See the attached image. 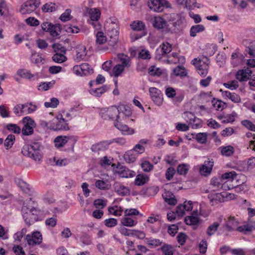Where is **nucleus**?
Wrapping results in <instances>:
<instances>
[{"instance_id": "1a4fd4ad", "label": "nucleus", "mask_w": 255, "mask_h": 255, "mask_svg": "<svg viewBox=\"0 0 255 255\" xmlns=\"http://www.w3.org/2000/svg\"><path fill=\"white\" fill-rule=\"evenodd\" d=\"M41 27L43 30L49 32L52 37L59 35L62 30V27L60 24H53L48 22H43L41 24Z\"/></svg>"}, {"instance_id": "412c9836", "label": "nucleus", "mask_w": 255, "mask_h": 255, "mask_svg": "<svg viewBox=\"0 0 255 255\" xmlns=\"http://www.w3.org/2000/svg\"><path fill=\"white\" fill-rule=\"evenodd\" d=\"M208 198L212 206L216 205L225 201V197L222 193L210 194L208 195Z\"/></svg>"}, {"instance_id": "20e7f679", "label": "nucleus", "mask_w": 255, "mask_h": 255, "mask_svg": "<svg viewBox=\"0 0 255 255\" xmlns=\"http://www.w3.org/2000/svg\"><path fill=\"white\" fill-rule=\"evenodd\" d=\"M168 21L171 23L167 25V31L171 33H176L182 29L185 18L180 14L172 13L170 14Z\"/></svg>"}, {"instance_id": "4468645a", "label": "nucleus", "mask_w": 255, "mask_h": 255, "mask_svg": "<svg viewBox=\"0 0 255 255\" xmlns=\"http://www.w3.org/2000/svg\"><path fill=\"white\" fill-rule=\"evenodd\" d=\"M123 118L124 117L121 118V116H118L114 123L115 127L121 130L123 134L131 135L133 134L134 130L133 128H130L127 125L123 124L121 123V121Z\"/></svg>"}, {"instance_id": "2f4dec72", "label": "nucleus", "mask_w": 255, "mask_h": 255, "mask_svg": "<svg viewBox=\"0 0 255 255\" xmlns=\"http://www.w3.org/2000/svg\"><path fill=\"white\" fill-rule=\"evenodd\" d=\"M223 179L221 176L214 177L210 180V184L218 189L223 187Z\"/></svg>"}, {"instance_id": "c9c22d12", "label": "nucleus", "mask_w": 255, "mask_h": 255, "mask_svg": "<svg viewBox=\"0 0 255 255\" xmlns=\"http://www.w3.org/2000/svg\"><path fill=\"white\" fill-rule=\"evenodd\" d=\"M205 30V27L201 24H197L191 26L190 30V35L191 37H195L197 33L201 32Z\"/></svg>"}, {"instance_id": "a878e982", "label": "nucleus", "mask_w": 255, "mask_h": 255, "mask_svg": "<svg viewBox=\"0 0 255 255\" xmlns=\"http://www.w3.org/2000/svg\"><path fill=\"white\" fill-rule=\"evenodd\" d=\"M110 87L105 85L99 88H91L89 90L90 94L95 97H100L103 94L106 92Z\"/></svg>"}, {"instance_id": "ea45409f", "label": "nucleus", "mask_w": 255, "mask_h": 255, "mask_svg": "<svg viewBox=\"0 0 255 255\" xmlns=\"http://www.w3.org/2000/svg\"><path fill=\"white\" fill-rule=\"evenodd\" d=\"M87 54L86 48L85 46H82L78 48L76 53V60L80 61L83 60Z\"/></svg>"}, {"instance_id": "f03ea898", "label": "nucleus", "mask_w": 255, "mask_h": 255, "mask_svg": "<svg viewBox=\"0 0 255 255\" xmlns=\"http://www.w3.org/2000/svg\"><path fill=\"white\" fill-rule=\"evenodd\" d=\"M41 140L40 137L36 140H31V143L23 146L21 152L24 156L32 158L35 161H39L42 158L41 150L42 146L39 140Z\"/></svg>"}, {"instance_id": "423d86ee", "label": "nucleus", "mask_w": 255, "mask_h": 255, "mask_svg": "<svg viewBox=\"0 0 255 255\" xmlns=\"http://www.w3.org/2000/svg\"><path fill=\"white\" fill-rule=\"evenodd\" d=\"M78 137L76 136H57L54 140L55 146L57 148H60L66 144H69L73 150L74 144L77 141Z\"/></svg>"}, {"instance_id": "680f3d73", "label": "nucleus", "mask_w": 255, "mask_h": 255, "mask_svg": "<svg viewBox=\"0 0 255 255\" xmlns=\"http://www.w3.org/2000/svg\"><path fill=\"white\" fill-rule=\"evenodd\" d=\"M107 200L102 199H97L94 200V205L97 208L103 209L106 206Z\"/></svg>"}, {"instance_id": "a211bd4d", "label": "nucleus", "mask_w": 255, "mask_h": 255, "mask_svg": "<svg viewBox=\"0 0 255 255\" xmlns=\"http://www.w3.org/2000/svg\"><path fill=\"white\" fill-rule=\"evenodd\" d=\"M113 187L115 192L119 196H126L130 194L129 188L119 182H115Z\"/></svg>"}, {"instance_id": "0e129e2a", "label": "nucleus", "mask_w": 255, "mask_h": 255, "mask_svg": "<svg viewBox=\"0 0 255 255\" xmlns=\"http://www.w3.org/2000/svg\"><path fill=\"white\" fill-rule=\"evenodd\" d=\"M26 232V229L23 228L21 230V231L17 232L15 234H14L13 235V238L14 239L15 241L20 242L21 241V239L25 235Z\"/></svg>"}, {"instance_id": "3c124183", "label": "nucleus", "mask_w": 255, "mask_h": 255, "mask_svg": "<svg viewBox=\"0 0 255 255\" xmlns=\"http://www.w3.org/2000/svg\"><path fill=\"white\" fill-rule=\"evenodd\" d=\"M173 72L176 76H180L181 77H185L187 74L185 68L183 67L179 66H177L173 69Z\"/></svg>"}, {"instance_id": "c03bdc74", "label": "nucleus", "mask_w": 255, "mask_h": 255, "mask_svg": "<svg viewBox=\"0 0 255 255\" xmlns=\"http://www.w3.org/2000/svg\"><path fill=\"white\" fill-rule=\"evenodd\" d=\"M238 176V175L236 173V172L234 171H232L231 172H226L223 174L221 176V177L224 180H228L233 181L236 179V177Z\"/></svg>"}, {"instance_id": "9d476101", "label": "nucleus", "mask_w": 255, "mask_h": 255, "mask_svg": "<svg viewBox=\"0 0 255 255\" xmlns=\"http://www.w3.org/2000/svg\"><path fill=\"white\" fill-rule=\"evenodd\" d=\"M168 2L166 0H148L147 5L149 8L155 12L162 11L164 7H168Z\"/></svg>"}, {"instance_id": "a19ab883", "label": "nucleus", "mask_w": 255, "mask_h": 255, "mask_svg": "<svg viewBox=\"0 0 255 255\" xmlns=\"http://www.w3.org/2000/svg\"><path fill=\"white\" fill-rule=\"evenodd\" d=\"M95 186L97 188L101 190H108L111 187V185L108 181H105L102 180H98L95 182Z\"/></svg>"}, {"instance_id": "473e14b6", "label": "nucleus", "mask_w": 255, "mask_h": 255, "mask_svg": "<svg viewBox=\"0 0 255 255\" xmlns=\"http://www.w3.org/2000/svg\"><path fill=\"white\" fill-rule=\"evenodd\" d=\"M124 159L128 163H132L135 161L136 154L133 150H130L124 154Z\"/></svg>"}, {"instance_id": "864d4df0", "label": "nucleus", "mask_w": 255, "mask_h": 255, "mask_svg": "<svg viewBox=\"0 0 255 255\" xmlns=\"http://www.w3.org/2000/svg\"><path fill=\"white\" fill-rule=\"evenodd\" d=\"M195 138L198 143L205 144L207 142V133L206 132L198 133L196 135Z\"/></svg>"}, {"instance_id": "8fccbe9b", "label": "nucleus", "mask_w": 255, "mask_h": 255, "mask_svg": "<svg viewBox=\"0 0 255 255\" xmlns=\"http://www.w3.org/2000/svg\"><path fill=\"white\" fill-rule=\"evenodd\" d=\"M234 153V148L231 145L224 146L221 150V153L223 155L230 156Z\"/></svg>"}, {"instance_id": "c756f323", "label": "nucleus", "mask_w": 255, "mask_h": 255, "mask_svg": "<svg viewBox=\"0 0 255 255\" xmlns=\"http://www.w3.org/2000/svg\"><path fill=\"white\" fill-rule=\"evenodd\" d=\"M87 12L89 13L92 21H97L100 18V12L98 9L87 8Z\"/></svg>"}, {"instance_id": "393cba45", "label": "nucleus", "mask_w": 255, "mask_h": 255, "mask_svg": "<svg viewBox=\"0 0 255 255\" xmlns=\"http://www.w3.org/2000/svg\"><path fill=\"white\" fill-rule=\"evenodd\" d=\"M244 55L238 51L232 53L231 58V63L234 67L240 64L244 59Z\"/></svg>"}, {"instance_id": "7ed1b4c3", "label": "nucleus", "mask_w": 255, "mask_h": 255, "mask_svg": "<svg viewBox=\"0 0 255 255\" xmlns=\"http://www.w3.org/2000/svg\"><path fill=\"white\" fill-rule=\"evenodd\" d=\"M40 211L38 208L23 205L21 208V214L25 223L27 226L29 227L38 220Z\"/></svg>"}, {"instance_id": "6ab92c4d", "label": "nucleus", "mask_w": 255, "mask_h": 255, "mask_svg": "<svg viewBox=\"0 0 255 255\" xmlns=\"http://www.w3.org/2000/svg\"><path fill=\"white\" fill-rule=\"evenodd\" d=\"M252 74V71L249 68L245 67L242 70H239L236 75L237 79L241 82L247 81L250 79Z\"/></svg>"}, {"instance_id": "c85d7f7f", "label": "nucleus", "mask_w": 255, "mask_h": 255, "mask_svg": "<svg viewBox=\"0 0 255 255\" xmlns=\"http://www.w3.org/2000/svg\"><path fill=\"white\" fill-rule=\"evenodd\" d=\"M117 109L119 110V115H120L121 113H123V114L127 117L130 116L132 114V111L128 105L124 104L120 105L117 107Z\"/></svg>"}, {"instance_id": "f704fd0d", "label": "nucleus", "mask_w": 255, "mask_h": 255, "mask_svg": "<svg viewBox=\"0 0 255 255\" xmlns=\"http://www.w3.org/2000/svg\"><path fill=\"white\" fill-rule=\"evenodd\" d=\"M27 107V105L18 104L14 107L13 108V113L17 116H20L23 115L26 112L25 109Z\"/></svg>"}, {"instance_id": "f8f14e48", "label": "nucleus", "mask_w": 255, "mask_h": 255, "mask_svg": "<svg viewBox=\"0 0 255 255\" xmlns=\"http://www.w3.org/2000/svg\"><path fill=\"white\" fill-rule=\"evenodd\" d=\"M111 23L109 24L110 25ZM111 24L113 25V27L111 28H109L107 30L108 34L110 36V40L108 41V44L112 47H114L118 42L119 39V30L117 29L118 26L115 22H111Z\"/></svg>"}, {"instance_id": "13d9d810", "label": "nucleus", "mask_w": 255, "mask_h": 255, "mask_svg": "<svg viewBox=\"0 0 255 255\" xmlns=\"http://www.w3.org/2000/svg\"><path fill=\"white\" fill-rule=\"evenodd\" d=\"M42 11L45 12H53L56 10L54 3H45L42 7Z\"/></svg>"}, {"instance_id": "5fc2aeb1", "label": "nucleus", "mask_w": 255, "mask_h": 255, "mask_svg": "<svg viewBox=\"0 0 255 255\" xmlns=\"http://www.w3.org/2000/svg\"><path fill=\"white\" fill-rule=\"evenodd\" d=\"M189 170L188 165L186 164H179L177 168V172L179 175H185Z\"/></svg>"}, {"instance_id": "79ce46f5", "label": "nucleus", "mask_w": 255, "mask_h": 255, "mask_svg": "<svg viewBox=\"0 0 255 255\" xmlns=\"http://www.w3.org/2000/svg\"><path fill=\"white\" fill-rule=\"evenodd\" d=\"M15 140V136L13 134L8 135L4 142V145L6 149L10 148Z\"/></svg>"}, {"instance_id": "49530a36", "label": "nucleus", "mask_w": 255, "mask_h": 255, "mask_svg": "<svg viewBox=\"0 0 255 255\" xmlns=\"http://www.w3.org/2000/svg\"><path fill=\"white\" fill-rule=\"evenodd\" d=\"M107 41V37L102 31H98L96 34V44H103Z\"/></svg>"}, {"instance_id": "338daca9", "label": "nucleus", "mask_w": 255, "mask_h": 255, "mask_svg": "<svg viewBox=\"0 0 255 255\" xmlns=\"http://www.w3.org/2000/svg\"><path fill=\"white\" fill-rule=\"evenodd\" d=\"M226 59V54L222 52L221 53H219L216 56V62L220 66H221L222 65L224 64L225 62Z\"/></svg>"}, {"instance_id": "69168bd1", "label": "nucleus", "mask_w": 255, "mask_h": 255, "mask_svg": "<svg viewBox=\"0 0 255 255\" xmlns=\"http://www.w3.org/2000/svg\"><path fill=\"white\" fill-rule=\"evenodd\" d=\"M196 4V0H186L185 1V6L189 10L194 9L195 7L199 8L200 4L197 5Z\"/></svg>"}, {"instance_id": "4be33fe9", "label": "nucleus", "mask_w": 255, "mask_h": 255, "mask_svg": "<svg viewBox=\"0 0 255 255\" xmlns=\"http://www.w3.org/2000/svg\"><path fill=\"white\" fill-rule=\"evenodd\" d=\"M117 168L119 170V173L120 176L123 178L132 177L135 175V172L129 170L120 164H118Z\"/></svg>"}, {"instance_id": "052dcab7", "label": "nucleus", "mask_w": 255, "mask_h": 255, "mask_svg": "<svg viewBox=\"0 0 255 255\" xmlns=\"http://www.w3.org/2000/svg\"><path fill=\"white\" fill-rule=\"evenodd\" d=\"M53 61L58 63H61L67 60V58L65 55L63 54H55L52 58Z\"/></svg>"}, {"instance_id": "6e6552de", "label": "nucleus", "mask_w": 255, "mask_h": 255, "mask_svg": "<svg viewBox=\"0 0 255 255\" xmlns=\"http://www.w3.org/2000/svg\"><path fill=\"white\" fill-rule=\"evenodd\" d=\"M40 0H28L21 6L20 12L22 14L30 13L39 5Z\"/></svg>"}, {"instance_id": "e2e57ef3", "label": "nucleus", "mask_w": 255, "mask_h": 255, "mask_svg": "<svg viewBox=\"0 0 255 255\" xmlns=\"http://www.w3.org/2000/svg\"><path fill=\"white\" fill-rule=\"evenodd\" d=\"M74 28L76 29V31H73V27L71 24H66L63 26L62 28L65 32L71 33H77L79 31V28L77 26H74Z\"/></svg>"}, {"instance_id": "6e6d98bb", "label": "nucleus", "mask_w": 255, "mask_h": 255, "mask_svg": "<svg viewBox=\"0 0 255 255\" xmlns=\"http://www.w3.org/2000/svg\"><path fill=\"white\" fill-rule=\"evenodd\" d=\"M5 128L14 133H20L21 131V128L16 124H8L6 126Z\"/></svg>"}, {"instance_id": "7c9ffc66", "label": "nucleus", "mask_w": 255, "mask_h": 255, "mask_svg": "<svg viewBox=\"0 0 255 255\" xmlns=\"http://www.w3.org/2000/svg\"><path fill=\"white\" fill-rule=\"evenodd\" d=\"M149 180V177L146 175L138 174L136 176L134 184L137 186H142L147 183Z\"/></svg>"}, {"instance_id": "4c0bfd02", "label": "nucleus", "mask_w": 255, "mask_h": 255, "mask_svg": "<svg viewBox=\"0 0 255 255\" xmlns=\"http://www.w3.org/2000/svg\"><path fill=\"white\" fill-rule=\"evenodd\" d=\"M184 222L187 225L196 226L198 225L199 222V219L197 217L188 216L185 218Z\"/></svg>"}, {"instance_id": "f3484780", "label": "nucleus", "mask_w": 255, "mask_h": 255, "mask_svg": "<svg viewBox=\"0 0 255 255\" xmlns=\"http://www.w3.org/2000/svg\"><path fill=\"white\" fill-rule=\"evenodd\" d=\"M25 239L28 244L32 246L35 245H39L42 241V235L38 231L33 232L31 236L29 235H26Z\"/></svg>"}, {"instance_id": "37998d69", "label": "nucleus", "mask_w": 255, "mask_h": 255, "mask_svg": "<svg viewBox=\"0 0 255 255\" xmlns=\"http://www.w3.org/2000/svg\"><path fill=\"white\" fill-rule=\"evenodd\" d=\"M220 226V224L218 222H214L211 225H210L206 231L207 234L209 236L211 237V236L213 235L217 231L218 228H219Z\"/></svg>"}, {"instance_id": "cd10ccee", "label": "nucleus", "mask_w": 255, "mask_h": 255, "mask_svg": "<svg viewBox=\"0 0 255 255\" xmlns=\"http://www.w3.org/2000/svg\"><path fill=\"white\" fill-rule=\"evenodd\" d=\"M15 182L17 185L25 193H29L31 191L30 185L22 179L20 178H16L15 179Z\"/></svg>"}, {"instance_id": "f257e3e1", "label": "nucleus", "mask_w": 255, "mask_h": 255, "mask_svg": "<svg viewBox=\"0 0 255 255\" xmlns=\"http://www.w3.org/2000/svg\"><path fill=\"white\" fill-rule=\"evenodd\" d=\"M239 224V222L234 217H230L226 223L223 225V228L229 232L236 230L245 234L255 230V221H249L247 224L239 226L235 229Z\"/></svg>"}, {"instance_id": "4d7b16f0", "label": "nucleus", "mask_w": 255, "mask_h": 255, "mask_svg": "<svg viewBox=\"0 0 255 255\" xmlns=\"http://www.w3.org/2000/svg\"><path fill=\"white\" fill-rule=\"evenodd\" d=\"M148 73L152 76H160L162 72L159 68H156L155 66H151L149 68Z\"/></svg>"}, {"instance_id": "b1692460", "label": "nucleus", "mask_w": 255, "mask_h": 255, "mask_svg": "<svg viewBox=\"0 0 255 255\" xmlns=\"http://www.w3.org/2000/svg\"><path fill=\"white\" fill-rule=\"evenodd\" d=\"M214 162L211 160L205 161L204 164L200 168V173L204 176H207L212 171Z\"/></svg>"}, {"instance_id": "ddd939ff", "label": "nucleus", "mask_w": 255, "mask_h": 255, "mask_svg": "<svg viewBox=\"0 0 255 255\" xmlns=\"http://www.w3.org/2000/svg\"><path fill=\"white\" fill-rule=\"evenodd\" d=\"M119 110L116 106H112L107 109H104L101 111L100 115L104 120H113L115 117L117 118Z\"/></svg>"}, {"instance_id": "9b49d317", "label": "nucleus", "mask_w": 255, "mask_h": 255, "mask_svg": "<svg viewBox=\"0 0 255 255\" xmlns=\"http://www.w3.org/2000/svg\"><path fill=\"white\" fill-rule=\"evenodd\" d=\"M24 125L22 133L25 135H29L33 133V128L36 126L34 121L29 117H25L22 119Z\"/></svg>"}, {"instance_id": "39448f33", "label": "nucleus", "mask_w": 255, "mask_h": 255, "mask_svg": "<svg viewBox=\"0 0 255 255\" xmlns=\"http://www.w3.org/2000/svg\"><path fill=\"white\" fill-rule=\"evenodd\" d=\"M130 27L133 30L130 34V38L132 42L135 41L147 34L145 25L141 21H134L130 24Z\"/></svg>"}, {"instance_id": "de8ad7c7", "label": "nucleus", "mask_w": 255, "mask_h": 255, "mask_svg": "<svg viewBox=\"0 0 255 255\" xmlns=\"http://www.w3.org/2000/svg\"><path fill=\"white\" fill-rule=\"evenodd\" d=\"M52 47L55 54H63L65 55L66 52V48L59 43H54Z\"/></svg>"}, {"instance_id": "e433bc0d", "label": "nucleus", "mask_w": 255, "mask_h": 255, "mask_svg": "<svg viewBox=\"0 0 255 255\" xmlns=\"http://www.w3.org/2000/svg\"><path fill=\"white\" fill-rule=\"evenodd\" d=\"M80 66L81 68V72L83 75L87 76L93 73L94 70L89 64L84 63L81 64Z\"/></svg>"}, {"instance_id": "aec40b11", "label": "nucleus", "mask_w": 255, "mask_h": 255, "mask_svg": "<svg viewBox=\"0 0 255 255\" xmlns=\"http://www.w3.org/2000/svg\"><path fill=\"white\" fill-rule=\"evenodd\" d=\"M110 142L108 140H103L94 144L91 147V150L94 152L104 151L108 149Z\"/></svg>"}, {"instance_id": "2eb2a0df", "label": "nucleus", "mask_w": 255, "mask_h": 255, "mask_svg": "<svg viewBox=\"0 0 255 255\" xmlns=\"http://www.w3.org/2000/svg\"><path fill=\"white\" fill-rule=\"evenodd\" d=\"M171 50V45L167 42H163L160 45L159 48L156 49L155 51V58L160 60L162 57L169 53Z\"/></svg>"}, {"instance_id": "dca6fc26", "label": "nucleus", "mask_w": 255, "mask_h": 255, "mask_svg": "<svg viewBox=\"0 0 255 255\" xmlns=\"http://www.w3.org/2000/svg\"><path fill=\"white\" fill-rule=\"evenodd\" d=\"M149 92L153 102L158 106L161 105L163 102V98L160 90L155 87H150L149 89Z\"/></svg>"}, {"instance_id": "5701e85b", "label": "nucleus", "mask_w": 255, "mask_h": 255, "mask_svg": "<svg viewBox=\"0 0 255 255\" xmlns=\"http://www.w3.org/2000/svg\"><path fill=\"white\" fill-rule=\"evenodd\" d=\"M153 26L157 29H161L164 28L167 29V23L166 21L162 17L155 16L152 20Z\"/></svg>"}, {"instance_id": "58836bf2", "label": "nucleus", "mask_w": 255, "mask_h": 255, "mask_svg": "<svg viewBox=\"0 0 255 255\" xmlns=\"http://www.w3.org/2000/svg\"><path fill=\"white\" fill-rule=\"evenodd\" d=\"M136 224V221L127 216L121 219V224L123 226L131 227L134 226Z\"/></svg>"}, {"instance_id": "09e8293b", "label": "nucleus", "mask_w": 255, "mask_h": 255, "mask_svg": "<svg viewBox=\"0 0 255 255\" xmlns=\"http://www.w3.org/2000/svg\"><path fill=\"white\" fill-rule=\"evenodd\" d=\"M118 58L122 62L121 65L123 66V67H129L130 65L128 64L129 62V58L127 55L123 53H120L118 54Z\"/></svg>"}, {"instance_id": "72a5a7b5", "label": "nucleus", "mask_w": 255, "mask_h": 255, "mask_svg": "<svg viewBox=\"0 0 255 255\" xmlns=\"http://www.w3.org/2000/svg\"><path fill=\"white\" fill-rule=\"evenodd\" d=\"M17 75L21 78H25L28 80H31L34 77V75L31 74L29 71L24 69H20L17 70L16 72Z\"/></svg>"}, {"instance_id": "bb28decb", "label": "nucleus", "mask_w": 255, "mask_h": 255, "mask_svg": "<svg viewBox=\"0 0 255 255\" xmlns=\"http://www.w3.org/2000/svg\"><path fill=\"white\" fill-rule=\"evenodd\" d=\"M198 74L202 77H205L208 73L209 63L203 62L202 64L196 66Z\"/></svg>"}, {"instance_id": "603ef678", "label": "nucleus", "mask_w": 255, "mask_h": 255, "mask_svg": "<svg viewBox=\"0 0 255 255\" xmlns=\"http://www.w3.org/2000/svg\"><path fill=\"white\" fill-rule=\"evenodd\" d=\"M145 242L147 245L154 247L161 246L162 243V242L159 239L149 238H145Z\"/></svg>"}, {"instance_id": "774afa93", "label": "nucleus", "mask_w": 255, "mask_h": 255, "mask_svg": "<svg viewBox=\"0 0 255 255\" xmlns=\"http://www.w3.org/2000/svg\"><path fill=\"white\" fill-rule=\"evenodd\" d=\"M187 236L186 235L185 233L183 232L179 233L176 237L178 243L181 246L184 245L187 240Z\"/></svg>"}, {"instance_id": "0eeeda50", "label": "nucleus", "mask_w": 255, "mask_h": 255, "mask_svg": "<svg viewBox=\"0 0 255 255\" xmlns=\"http://www.w3.org/2000/svg\"><path fill=\"white\" fill-rule=\"evenodd\" d=\"M49 128L53 130H67L69 129L67 121L63 118L62 115L57 117L56 120H53L50 124Z\"/></svg>"}, {"instance_id": "a18cd8bd", "label": "nucleus", "mask_w": 255, "mask_h": 255, "mask_svg": "<svg viewBox=\"0 0 255 255\" xmlns=\"http://www.w3.org/2000/svg\"><path fill=\"white\" fill-rule=\"evenodd\" d=\"M161 251L162 252V255H173V248L171 245L164 244L161 248Z\"/></svg>"}, {"instance_id": "bf43d9fd", "label": "nucleus", "mask_w": 255, "mask_h": 255, "mask_svg": "<svg viewBox=\"0 0 255 255\" xmlns=\"http://www.w3.org/2000/svg\"><path fill=\"white\" fill-rule=\"evenodd\" d=\"M188 114L193 117V118H191L190 119V124L192 125V128H196L201 126V121L199 119H198L194 116L191 113H188Z\"/></svg>"}]
</instances>
